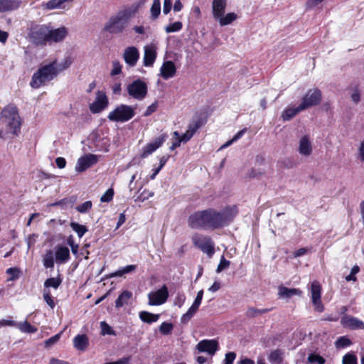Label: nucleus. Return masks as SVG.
<instances>
[{
    "label": "nucleus",
    "instance_id": "b1692460",
    "mask_svg": "<svg viewBox=\"0 0 364 364\" xmlns=\"http://www.w3.org/2000/svg\"><path fill=\"white\" fill-rule=\"evenodd\" d=\"M21 3L20 0H0V13L16 10L21 6Z\"/></svg>",
    "mask_w": 364,
    "mask_h": 364
},
{
    "label": "nucleus",
    "instance_id": "bb28decb",
    "mask_svg": "<svg viewBox=\"0 0 364 364\" xmlns=\"http://www.w3.org/2000/svg\"><path fill=\"white\" fill-rule=\"evenodd\" d=\"M88 345L89 339L85 334H78L73 338V346L78 350H85Z\"/></svg>",
    "mask_w": 364,
    "mask_h": 364
},
{
    "label": "nucleus",
    "instance_id": "680f3d73",
    "mask_svg": "<svg viewBox=\"0 0 364 364\" xmlns=\"http://www.w3.org/2000/svg\"><path fill=\"white\" fill-rule=\"evenodd\" d=\"M172 1L171 0H164L163 12L164 14H168L171 9Z\"/></svg>",
    "mask_w": 364,
    "mask_h": 364
},
{
    "label": "nucleus",
    "instance_id": "c756f323",
    "mask_svg": "<svg viewBox=\"0 0 364 364\" xmlns=\"http://www.w3.org/2000/svg\"><path fill=\"white\" fill-rule=\"evenodd\" d=\"M64 2L63 0H49L47 2H43L41 4V7L43 10H54V9H63Z\"/></svg>",
    "mask_w": 364,
    "mask_h": 364
},
{
    "label": "nucleus",
    "instance_id": "72a5a7b5",
    "mask_svg": "<svg viewBox=\"0 0 364 364\" xmlns=\"http://www.w3.org/2000/svg\"><path fill=\"white\" fill-rule=\"evenodd\" d=\"M62 280L60 277H51L47 279L44 282V287L47 289L52 287L55 289H58L60 285Z\"/></svg>",
    "mask_w": 364,
    "mask_h": 364
},
{
    "label": "nucleus",
    "instance_id": "412c9836",
    "mask_svg": "<svg viewBox=\"0 0 364 364\" xmlns=\"http://www.w3.org/2000/svg\"><path fill=\"white\" fill-rule=\"evenodd\" d=\"M123 58L129 67H134L139 60V52L134 46L127 47L124 51Z\"/></svg>",
    "mask_w": 364,
    "mask_h": 364
},
{
    "label": "nucleus",
    "instance_id": "774afa93",
    "mask_svg": "<svg viewBox=\"0 0 364 364\" xmlns=\"http://www.w3.org/2000/svg\"><path fill=\"white\" fill-rule=\"evenodd\" d=\"M55 163H56L57 166L59 168H63L65 166V165H66V161L63 157H58L55 159Z\"/></svg>",
    "mask_w": 364,
    "mask_h": 364
},
{
    "label": "nucleus",
    "instance_id": "bf43d9fd",
    "mask_svg": "<svg viewBox=\"0 0 364 364\" xmlns=\"http://www.w3.org/2000/svg\"><path fill=\"white\" fill-rule=\"evenodd\" d=\"M154 196V193L149 191H144L137 198L139 201H144L145 200L149 199L150 197H152Z\"/></svg>",
    "mask_w": 364,
    "mask_h": 364
},
{
    "label": "nucleus",
    "instance_id": "7ed1b4c3",
    "mask_svg": "<svg viewBox=\"0 0 364 364\" xmlns=\"http://www.w3.org/2000/svg\"><path fill=\"white\" fill-rule=\"evenodd\" d=\"M136 11L137 6H133L112 15L105 22L104 31L112 35L123 33L129 26L130 19Z\"/></svg>",
    "mask_w": 364,
    "mask_h": 364
},
{
    "label": "nucleus",
    "instance_id": "cd10ccee",
    "mask_svg": "<svg viewBox=\"0 0 364 364\" xmlns=\"http://www.w3.org/2000/svg\"><path fill=\"white\" fill-rule=\"evenodd\" d=\"M301 111L304 109L300 108V105L297 107H287L282 114V118L284 121H289Z\"/></svg>",
    "mask_w": 364,
    "mask_h": 364
},
{
    "label": "nucleus",
    "instance_id": "20e7f679",
    "mask_svg": "<svg viewBox=\"0 0 364 364\" xmlns=\"http://www.w3.org/2000/svg\"><path fill=\"white\" fill-rule=\"evenodd\" d=\"M1 119L5 124L6 132L17 135L21 129V119L17 107L14 105L6 106L1 113Z\"/></svg>",
    "mask_w": 364,
    "mask_h": 364
},
{
    "label": "nucleus",
    "instance_id": "a878e982",
    "mask_svg": "<svg viewBox=\"0 0 364 364\" xmlns=\"http://www.w3.org/2000/svg\"><path fill=\"white\" fill-rule=\"evenodd\" d=\"M70 259V250L67 247H58L55 251V261L58 264H63Z\"/></svg>",
    "mask_w": 364,
    "mask_h": 364
},
{
    "label": "nucleus",
    "instance_id": "e433bc0d",
    "mask_svg": "<svg viewBox=\"0 0 364 364\" xmlns=\"http://www.w3.org/2000/svg\"><path fill=\"white\" fill-rule=\"evenodd\" d=\"M43 262L46 268H53L54 267L53 253L51 250L46 252L43 257Z\"/></svg>",
    "mask_w": 364,
    "mask_h": 364
},
{
    "label": "nucleus",
    "instance_id": "423d86ee",
    "mask_svg": "<svg viewBox=\"0 0 364 364\" xmlns=\"http://www.w3.org/2000/svg\"><path fill=\"white\" fill-rule=\"evenodd\" d=\"M135 115V108L127 105H119L110 112L107 116L109 121L116 122H125L130 120Z\"/></svg>",
    "mask_w": 364,
    "mask_h": 364
},
{
    "label": "nucleus",
    "instance_id": "aec40b11",
    "mask_svg": "<svg viewBox=\"0 0 364 364\" xmlns=\"http://www.w3.org/2000/svg\"><path fill=\"white\" fill-rule=\"evenodd\" d=\"M196 349L199 352H205L213 355L218 350V343L215 340L205 339L197 344Z\"/></svg>",
    "mask_w": 364,
    "mask_h": 364
},
{
    "label": "nucleus",
    "instance_id": "2eb2a0df",
    "mask_svg": "<svg viewBox=\"0 0 364 364\" xmlns=\"http://www.w3.org/2000/svg\"><path fill=\"white\" fill-rule=\"evenodd\" d=\"M167 138V134H163L160 135L159 137L156 138L151 143L147 144L142 149L141 157L144 159L146 158L150 154H151L165 142Z\"/></svg>",
    "mask_w": 364,
    "mask_h": 364
},
{
    "label": "nucleus",
    "instance_id": "49530a36",
    "mask_svg": "<svg viewBox=\"0 0 364 364\" xmlns=\"http://www.w3.org/2000/svg\"><path fill=\"white\" fill-rule=\"evenodd\" d=\"M351 344V341L346 336H341L336 341V346L337 348H345Z\"/></svg>",
    "mask_w": 364,
    "mask_h": 364
},
{
    "label": "nucleus",
    "instance_id": "ddd939ff",
    "mask_svg": "<svg viewBox=\"0 0 364 364\" xmlns=\"http://www.w3.org/2000/svg\"><path fill=\"white\" fill-rule=\"evenodd\" d=\"M168 296V289L164 285L160 289L151 291L148 294L149 304L151 306L161 305L166 302Z\"/></svg>",
    "mask_w": 364,
    "mask_h": 364
},
{
    "label": "nucleus",
    "instance_id": "a211bd4d",
    "mask_svg": "<svg viewBox=\"0 0 364 364\" xmlns=\"http://www.w3.org/2000/svg\"><path fill=\"white\" fill-rule=\"evenodd\" d=\"M144 54L143 58L144 65L151 67L157 56V46L155 43H150L144 47Z\"/></svg>",
    "mask_w": 364,
    "mask_h": 364
},
{
    "label": "nucleus",
    "instance_id": "9b49d317",
    "mask_svg": "<svg viewBox=\"0 0 364 364\" xmlns=\"http://www.w3.org/2000/svg\"><path fill=\"white\" fill-rule=\"evenodd\" d=\"M321 100V92L318 89H311L308 90L303 97L300 103V108L304 110L309 107L318 105Z\"/></svg>",
    "mask_w": 364,
    "mask_h": 364
},
{
    "label": "nucleus",
    "instance_id": "603ef678",
    "mask_svg": "<svg viewBox=\"0 0 364 364\" xmlns=\"http://www.w3.org/2000/svg\"><path fill=\"white\" fill-rule=\"evenodd\" d=\"M114 196V191L109 188L100 198V201L102 203L109 202L112 200Z\"/></svg>",
    "mask_w": 364,
    "mask_h": 364
},
{
    "label": "nucleus",
    "instance_id": "473e14b6",
    "mask_svg": "<svg viewBox=\"0 0 364 364\" xmlns=\"http://www.w3.org/2000/svg\"><path fill=\"white\" fill-rule=\"evenodd\" d=\"M17 327L23 333H35L37 331V328L35 326L31 325L28 321L16 323Z\"/></svg>",
    "mask_w": 364,
    "mask_h": 364
},
{
    "label": "nucleus",
    "instance_id": "f03ea898",
    "mask_svg": "<svg viewBox=\"0 0 364 364\" xmlns=\"http://www.w3.org/2000/svg\"><path fill=\"white\" fill-rule=\"evenodd\" d=\"M73 63L70 57H66L62 62L56 59L51 62L41 65L38 70L33 73L30 85L38 89L53 80L60 73L68 68Z\"/></svg>",
    "mask_w": 364,
    "mask_h": 364
},
{
    "label": "nucleus",
    "instance_id": "4c0bfd02",
    "mask_svg": "<svg viewBox=\"0 0 364 364\" xmlns=\"http://www.w3.org/2000/svg\"><path fill=\"white\" fill-rule=\"evenodd\" d=\"M70 227L77 234L79 237H82L87 231V229L85 225H80L77 223H71Z\"/></svg>",
    "mask_w": 364,
    "mask_h": 364
},
{
    "label": "nucleus",
    "instance_id": "09e8293b",
    "mask_svg": "<svg viewBox=\"0 0 364 364\" xmlns=\"http://www.w3.org/2000/svg\"><path fill=\"white\" fill-rule=\"evenodd\" d=\"M173 328L172 323L164 322L160 326L159 331L162 334L168 335L171 333Z\"/></svg>",
    "mask_w": 364,
    "mask_h": 364
},
{
    "label": "nucleus",
    "instance_id": "39448f33",
    "mask_svg": "<svg viewBox=\"0 0 364 364\" xmlns=\"http://www.w3.org/2000/svg\"><path fill=\"white\" fill-rule=\"evenodd\" d=\"M226 6L227 0H213L212 1L213 18L220 26L230 25L237 18V14L234 12L225 14Z\"/></svg>",
    "mask_w": 364,
    "mask_h": 364
},
{
    "label": "nucleus",
    "instance_id": "8fccbe9b",
    "mask_svg": "<svg viewBox=\"0 0 364 364\" xmlns=\"http://www.w3.org/2000/svg\"><path fill=\"white\" fill-rule=\"evenodd\" d=\"M230 264V261L227 260L224 257V256H222L221 259H220V263L218 265V267H217V269H216V272L217 273H220L223 270L227 269L229 267Z\"/></svg>",
    "mask_w": 364,
    "mask_h": 364
},
{
    "label": "nucleus",
    "instance_id": "a18cd8bd",
    "mask_svg": "<svg viewBox=\"0 0 364 364\" xmlns=\"http://www.w3.org/2000/svg\"><path fill=\"white\" fill-rule=\"evenodd\" d=\"M343 364H358L357 357L353 353H348L343 356Z\"/></svg>",
    "mask_w": 364,
    "mask_h": 364
},
{
    "label": "nucleus",
    "instance_id": "7c9ffc66",
    "mask_svg": "<svg viewBox=\"0 0 364 364\" xmlns=\"http://www.w3.org/2000/svg\"><path fill=\"white\" fill-rule=\"evenodd\" d=\"M139 318L145 323H151L158 321L159 315L154 314L148 311H141L139 313Z\"/></svg>",
    "mask_w": 364,
    "mask_h": 364
},
{
    "label": "nucleus",
    "instance_id": "dca6fc26",
    "mask_svg": "<svg viewBox=\"0 0 364 364\" xmlns=\"http://www.w3.org/2000/svg\"><path fill=\"white\" fill-rule=\"evenodd\" d=\"M300 155L304 157H309L313 152V142L309 135L302 136L298 142L297 149Z\"/></svg>",
    "mask_w": 364,
    "mask_h": 364
},
{
    "label": "nucleus",
    "instance_id": "ea45409f",
    "mask_svg": "<svg viewBox=\"0 0 364 364\" xmlns=\"http://www.w3.org/2000/svg\"><path fill=\"white\" fill-rule=\"evenodd\" d=\"M183 24L181 21H176L166 26L165 28V31L168 33L177 32L181 30Z\"/></svg>",
    "mask_w": 364,
    "mask_h": 364
},
{
    "label": "nucleus",
    "instance_id": "a19ab883",
    "mask_svg": "<svg viewBox=\"0 0 364 364\" xmlns=\"http://www.w3.org/2000/svg\"><path fill=\"white\" fill-rule=\"evenodd\" d=\"M202 124L203 123L201 119H194L189 124L188 131L193 135L202 126Z\"/></svg>",
    "mask_w": 364,
    "mask_h": 364
},
{
    "label": "nucleus",
    "instance_id": "5701e85b",
    "mask_svg": "<svg viewBox=\"0 0 364 364\" xmlns=\"http://www.w3.org/2000/svg\"><path fill=\"white\" fill-rule=\"evenodd\" d=\"M341 324L351 329H364V323L353 316L345 315L341 318Z\"/></svg>",
    "mask_w": 364,
    "mask_h": 364
},
{
    "label": "nucleus",
    "instance_id": "79ce46f5",
    "mask_svg": "<svg viewBox=\"0 0 364 364\" xmlns=\"http://www.w3.org/2000/svg\"><path fill=\"white\" fill-rule=\"evenodd\" d=\"M92 203L90 200L85 201V203L77 205L75 209L80 213H85L92 208Z\"/></svg>",
    "mask_w": 364,
    "mask_h": 364
},
{
    "label": "nucleus",
    "instance_id": "6ab92c4d",
    "mask_svg": "<svg viewBox=\"0 0 364 364\" xmlns=\"http://www.w3.org/2000/svg\"><path fill=\"white\" fill-rule=\"evenodd\" d=\"M203 296V290H200L197 296L191 305V306L188 309L187 312L184 314L181 318V321L183 323H188L190 319L195 315V314L198 310V308L201 304L202 299Z\"/></svg>",
    "mask_w": 364,
    "mask_h": 364
},
{
    "label": "nucleus",
    "instance_id": "338daca9",
    "mask_svg": "<svg viewBox=\"0 0 364 364\" xmlns=\"http://www.w3.org/2000/svg\"><path fill=\"white\" fill-rule=\"evenodd\" d=\"M193 135L188 130L179 139L183 143L188 141Z\"/></svg>",
    "mask_w": 364,
    "mask_h": 364
},
{
    "label": "nucleus",
    "instance_id": "e2e57ef3",
    "mask_svg": "<svg viewBox=\"0 0 364 364\" xmlns=\"http://www.w3.org/2000/svg\"><path fill=\"white\" fill-rule=\"evenodd\" d=\"M358 159L360 161L364 162V139L360 143L358 148Z\"/></svg>",
    "mask_w": 364,
    "mask_h": 364
},
{
    "label": "nucleus",
    "instance_id": "2f4dec72",
    "mask_svg": "<svg viewBox=\"0 0 364 364\" xmlns=\"http://www.w3.org/2000/svg\"><path fill=\"white\" fill-rule=\"evenodd\" d=\"M284 353L280 350L272 351L269 355V360L272 364H280L283 361Z\"/></svg>",
    "mask_w": 364,
    "mask_h": 364
},
{
    "label": "nucleus",
    "instance_id": "4d7b16f0",
    "mask_svg": "<svg viewBox=\"0 0 364 364\" xmlns=\"http://www.w3.org/2000/svg\"><path fill=\"white\" fill-rule=\"evenodd\" d=\"M236 358V354L233 352H229L225 355L224 364H232Z\"/></svg>",
    "mask_w": 364,
    "mask_h": 364
},
{
    "label": "nucleus",
    "instance_id": "4468645a",
    "mask_svg": "<svg viewBox=\"0 0 364 364\" xmlns=\"http://www.w3.org/2000/svg\"><path fill=\"white\" fill-rule=\"evenodd\" d=\"M68 28L65 26L54 28L49 24L48 43L51 44L63 41L68 36Z\"/></svg>",
    "mask_w": 364,
    "mask_h": 364
},
{
    "label": "nucleus",
    "instance_id": "13d9d810",
    "mask_svg": "<svg viewBox=\"0 0 364 364\" xmlns=\"http://www.w3.org/2000/svg\"><path fill=\"white\" fill-rule=\"evenodd\" d=\"M351 100L353 102L358 103L360 100V92L358 88H355L350 95Z\"/></svg>",
    "mask_w": 364,
    "mask_h": 364
},
{
    "label": "nucleus",
    "instance_id": "c9c22d12",
    "mask_svg": "<svg viewBox=\"0 0 364 364\" xmlns=\"http://www.w3.org/2000/svg\"><path fill=\"white\" fill-rule=\"evenodd\" d=\"M151 18L156 19L161 13V1L154 0L152 6L150 9Z\"/></svg>",
    "mask_w": 364,
    "mask_h": 364
},
{
    "label": "nucleus",
    "instance_id": "f704fd0d",
    "mask_svg": "<svg viewBox=\"0 0 364 364\" xmlns=\"http://www.w3.org/2000/svg\"><path fill=\"white\" fill-rule=\"evenodd\" d=\"M136 269V266L134 264L127 265L118 271L113 272L110 274L109 277H121L123 274L129 273L134 271Z\"/></svg>",
    "mask_w": 364,
    "mask_h": 364
},
{
    "label": "nucleus",
    "instance_id": "393cba45",
    "mask_svg": "<svg viewBox=\"0 0 364 364\" xmlns=\"http://www.w3.org/2000/svg\"><path fill=\"white\" fill-rule=\"evenodd\" d=\"M302 294V291L299 289L296 288H287L283 286L279 287L278 296L282 299H289L293 296H300Z\"/></svg>",
    "mask_w": 364,
    "mask_h": 364
},
{
    "label": "nucleus",
    "instance_id": "37998d69",
    "mask_svg": "<svg viewBox=\"0 0 364 364\" xmlns=\"http://www.w3.org/2000/svg\"><path fill=\"white\" fill-rule=\"evenodd\" d=\"M20 269L16 267H10L6 269V273L11 276L9 281H14L20 277Z\"/></svg>",
    "mask_w": 364,
    "mask_h": 364
},
{
    "label": "nucleus",
    "instance_id": "4be33fe9",
    "mask_svg": "<svg viewBox=\"0 0 364 364\" xmlns=\"http://www.w3.org/2000/svg\"><path fill=\"white\" fill-rule=\"evenodd\" d=\"M176 73V67L171 60L164 61L160 68V75L164 80L173 77Z\"/></svg>",
    "mask_w": 364,
    "mask_h": 364
},
{
    "label": "nucleus",
    "instance_id": "6e6d98bb",
    "mask_svg": "<svg viewBox=\"0 0 364 364\" xmlns=\"http://www.w3.org/2000/svg\"><path fill=\"white\" fill-rule=\"evenodd\" d=\"M157 107H158V104L156 102L152 103L151 105H149L146 108L145 112L144 113V116L148 117V116L151 115L152 113H154V112L156 111Z\"/></svg>",
    "mask_w": 364,
    "mask_h": 364
},
{
    "label": "nucleus",
    "instance_id": "9d476101",
    "mask_svg": "<svg viewBox=\"0 0 364 364\" xmlns=\"http://www.w3.org/2000/svg\"><path fill=\"white\" fill-rule=\"evenodd\" d=\"M309 289L314 310L320 313L323 312L324 306L321 301V286L320 283L318 281L312 282Z\"/></svg>",
    "mask_w": 364,
    "mask_h": 364
},
{
    "label": "nucleus",
    "instance_id": "864d4df0",
    "mask_svg": "<svg viewBox=\"0 0 364 364\" xmlns=\"http://www.w3.org/2000/svg\"><path fill=\"white\" fill-rule=\"evenodd\" d=\"M122 72V65L119 61H114L112 63V69L111 70V75L114 76L119 75Z\"/></svg>",
    "mask_w": 364,
    "mask_h": 364
},
{
    "label": "nucleus",
    "instance_id": "5fc2aeb1",
    "mask_svg": "<svg viewBox=\"0 0 364 364\" xmlns=\"http://www.w3.org/2000/svg\"><path fill=\"white\" fill-rule=\"evenodd\" d=\"M38 238L37 234H31L26 238V244L28 246V249H30L34 244L36 243Z\"/></svg>",
    "mask_w": 364,
    "mask_h": 364
},
{
    "label": "nucleus",
    "instance_id": "58836bf2",
    "mask_svg": "<svg viewBox=\"0 0 364 364\" xmlns=\"http://www.w3.org/2000/svg\"><path fill=\"white\" fill-rule=\"evenodd\" d=\"M100 328H101V335L105 336V335H113L114 336L116 333L112 329V328L105 321H101L100 323Z\"/></svg>",
    "mask_w": 364,
    "mask_h": 364
},
{
    "label": "nucleus",
    "instance_id": "69168bd1",
    "mask_svg": "<svg viewBox=\"0 0 364 364\" xmlns=\"http://www.w3.org/2000/svg\"><path fill=\"white\" fill-rule=\"evenodd\" d=\"M68 244L71 247L73 253L76 254L78 250V245L74 243V241L71 237L68 240Z\"/></svg>",
    "mask_w": 364,
    "mask_h": 364
},
{
    "label": "nucleus",
    "instance_id": "0e129e2a",
    "mask_svg": "<svg viewBox=\"0 0 364 364\" xmlns=\"http://www.w3.org/2000/svg\"><path fill=\"white\" fill-rule=\"evenodd\" d=\"M185 300L186 296L184 294H178L175 299V304L178 305L179 307H181L183 304Z\"/></svg>",
    "mask_w": 364,
    "mask_h": 364
},
{
    "label": "nucleus",
    "instance_id": "052dcab7",
    "mask_svg": "<svg viewBox=\"0 0 364 364\" xmlns=\"http://www.w3.org/2000/svg\"><path fill=\"white\" fill-rule=\"evenodd\" d=\"M16 326V323L14 321L9 319H1L0 320V328L3 326Z\"/></svg>",
    "mask_w": 364,
    "mask_h": 364
},
{
    "label": "nucleus",
    "instance_id": "3c124183",
    "mask_svg": "<svg viewBox=\"0 0 364 364\" xmlns=\"http://www.w3.org/2000/svg\"><path fill=\"white\" fill-rule=\"evenodd\" d=\"M61 333L55 334V336L50 337V338L45 341L44 344L46 348H50L54 344H55L60 339Z\"/></svg>",
    "mask_w": 364,
    "mask_h": 364
},
{
    "label": "nucleus",
    "instance_id": "0eeeda50",
    "mask_svg": "<svg viewBox=\"0 0 364 364\" xmlns=\"http://www.w3.org/2000/svg\"><path fill=\"white\" fill-rule=\"evenodd\" d=\"M49 24L36 25L28 33L30 41L36 46L48 43Z\"/></svg>",
    "mask_w": 364,
    "mask_h": 364
},
{
    "label": "nucleus",
    "instance_id": "f3484780",
    "mask_svg": "<svg viewBox=\"0 0 364 364\" xmlns=\"http://www.w3.org/2000/svg\"><path fill=\"white\" fill-rule=\"evenodd\" d=\"M98 161V156L95 154H86L78 159L75 166L77 172H82Z\"/></svg>",
    "mask_w": 364,
    "mask_h": 364
},
{
    "label": "nucleus",
    "instance_id": "f8f14e48",
    "mask_svg": "<svg viewBox=\"0 0 364 364\" xmlns=\"http://www.w3.org/2000/svg\"><path fill=\"white\" fill-rule=\"evenodd\" d=\"M109 105V100L104 91L99 90L96 93L95 101L90 105V110L94 113H100L105 109Z\"/></svg>",
    "mask_w": 364,
    "mask_h": 364
},
{
    "label": "nucleus",
    "instance_id": "f257e3e1",
    "mask_svg": "<svg viewBox=\"0 0 364 364\" xmlns=\"http://www.w3.org/2000/svg\"><path fill=\"white\" fill-rule=\"evenodd\" d=\"M235 207H228L221 211L208 208L192 213L188 218L191 228L215 230L227 225L236 215Z\"/></svg>",
    "mask_w": 364,
    "mask_h": 364
},
{
    "label": "nucleus",
    "instance_id": "c03bdc74",
    "mask_svg": "<svg viewBox=\"0 0 364 364\" xmlns=\"http://www.w3.org/2000/svg\"><path fill=\"white\" fill-rule=\"evenodd\" d=\"M43 299L46 304L51 308L53 309L55 306V304L50 295V292L49 289H45L43 290Z\"/></svg>",
    "mask_w": 364,
    "mask_h": 364
},
{
    "label": "nucleus",
    "instance_id": "c85d7f7f",
    "mask_svg": "<svg viewBox=\"0 0 364 364\" xmlns=\"http://www.w3.org/2000/svg\"><path fill=\"white\" fill-rule=\"evenodd\" d=\"M132 297V293L129 291H123L115 301L116 308L122 307L124 305L127 304L129 301Z\"/></svg>",
    "mask_w": 364,
    "mask_h": 364
},
{
    "label": "nucleus",
    "instance_id": "de8ad7c7",
    "mask_svg": "<svg viewBox=\"0 0 364 364\" xmlns=\"http://www.w3.org/2000/svg\"><path fill=\"white\" fill-rule=\"evenodd\" d=\"M308 361L311 363L324 364L325 359L319 355L311 353L308 357Z\"/></svg>",
    "mask_w": 364,
    "mask_h": 364
},
{
    "label": "nucleus",
    "instance_id": "6e6552de",
    "mask_svg": "<svg viewBox=\"0 0 364 364\" xmlns=\"http://www.w3.org/2000/svg\"><path fill=\"white\" fill-rule=\"evenodd\" d=\"M191 240L193 245L209 257L214 255L215 244L210 237L196 233L192 236Z\"/></svg>",
    "mask_w": 364,
    "mask_h": 364
},
{
    "label": "nucleus",
    "instance_id": "1a4fd4ad",
    "mask_svg": "<svg viewBox=\"0 0 364 364\" xmlns=\"http://www.w3.org/2000/svg\"><path fill=\"white\" fill-rule=\"evenodd\" d=\"M127 91L131 97L136 100H142L147 95V85L143 80L137 79L127 86Z\"/></svg>",
    "mask_w": 364,
    "mask_h": 364
}]
</instances>
